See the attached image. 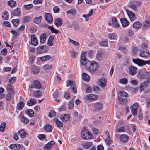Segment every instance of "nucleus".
<instances>
[{"label":"nucleus","mask_w":150,"mask_h":150,"mask_svg":"<svg viewBox=\"0 0 150 150\" xmlns=\"http://www.w3.org/2000/svg\"><path fill=\"white\" fill-rule=\"evenodd\" d=\"M98 67L99 64L97 62L92 61L90 62L86 69L91 73L93 74L98 70Z\"/></svg>","instance_id":"1"},{"label":"nucleus","mask_w":150,"mask_h":150,"mask_svg":"<svg viewBox=\"0 0 150 150\" xmlns=\"http://www.w3.org/2000/svg\"><path fill=\"white\" fill-rule=\"evenodd\" d=\"M147 45L145 44H143L141 46V48L140 49L139 56L141 57L146 58L149 57V52L146 48Z\"/></svg>","instance_id":"2"},{"label":"nucleus","mask_w":150,"mask_h":150,"mask_svg":"<svg viewBox=\"0 0 150 150\" xmlns=\"http://www.w3.org/2000/svg\"><path fill=\"white\" fill-rule=\"evenodd\" d=\"M132 61L134 63L140 66H142L146 64H150V60L144 61L139 59H133Z\"/></svg>","instance_id":"3"},{"label":"nucleus","mask_w":150,"mask_h":150,"mask_svg":"<svg viewBox=\"0 0 150 150\" xmlns=\"http://www.w3.org/2000/svg\"><path fill=\"white\" fill-rule=\"evenodd\" d=\"M81 136L83 139L88 140L91 139L92 136L91 134L86 129L83 130L81 133Z\"/></svg>","instance_id":"4"},{"label":"nucleus","mask_w":150,"mask_h":150,"mask_svg":"<svg viewBox=\"0 0 150 150\" xmlns=\"http://www.w3.org/2000/svg\"><path fill=\"white\" fill-rule=\"evenodd\" d=\"M139 105L138 103L136 102L131 106L130 109L133 115H136L137 113V109Z\"/></svg>","instance_id":"5"},{"label":"nucleus","mask_w":150,"mask_h":150,"mask_svg":"<svg viewBox=\"0 0 150 150\" xmlns=\"http://www.w3.org/2000/svg\"><path fill=\"white\" fill-rule=\"evenodd\" d=\"M148 86L147 85V82H144L140 84V90L141 91H142L143 90L145 89L144 90V92L146 93H148L150 91L149 88L146 89Z\"/></svg>","instance_id":"6"},{"label":"nucleus","mask_w":150,"mask_h":150,"mask_svg":"<svg viewBox=\"0 0 150 150\" xmlns=\"http://www.w3.org/2000/svg\"><path fill=\"white\" fill-rule=\"evenodd\" d=\"M41 87V85L40 83L38 80H35L33 81L31 85L30 88L36 89H40Z\"/></svg>","instance_id":"7"},{"label":"nucleus","mask_w":150,"mask_h":150,"mask_svg":"<svg viewBox=\"0 0 150 150\" xmlns=\"http://www.w3.org/2000/svg\"><path fill=\"white\" fill-rule=\"evenodd\" d=\"M98 98V96L96 95L93 94H88L86 96V99L89 101H92L97 99Z\"/></svg>","instance_id":"8"},{"label":"nucleus","mask_w":150,"mask_h":150,"mask_svg":"<svg viewBox=\"0 0 150 150\" xmlns=\"http://www.w3.org/2000/svg\"><path fill=\"white\" fill-rule=\"evenodd\" d=\"M107 80L104 78H102L98 81V85L101 87H105L106 85Z\"/></svg>","instance_id":"9"},{"label":"nucleus","mask_w":150,"mask_h":150,"mask_svg":"<svg viewBox=\"0 0 150 150\" xmlns=\"http://www.w3.org/2000/svg\"><path fill=\"white\" fill-rule=\"evenodd\" d=\"M126 12L131 21H133L136 19V16L133 12L128 10H127Z\"/></svg>","instance_id":"10"},{"label":"nucleus","mask_w":150,"mask_h":150,"mask_svg":"<svg viewBox=\"0 0 150 150\" xmlns=\"http://www.w3.org/2000/svg\"><path fill=\"white\" fill-rule=\"evenodd\" d=\"M129 69L130 74L133 75L136 74L137 72V68L133 66H130L129 67Z\"/></svg>","instance_id":"11"},{"label":"nucleus","mask_w":150,"mask_h":150,"mask_svg":"<svg viewBox=\"0 0 150 150\" xmlns=\"http://www.w3.org/2000/svg\"><path fill=\"white\" fill-rule=\"evenodd\" d=\"M47 47L45 46L39 47L37 50V52L39 54H41L45 52L47 50Z\"/></svg>","instance_id":"12"},{"label":"nucleus","mask_w":150,"mask_h":150,"mask_svg":"<svg viewBox=\"0 0 150 150\" xmlns=\"http://www.w3.org/2000/svg\"><path fill=\"white\" fill-rule=\"evenodd\" d=\"M94 108L96 110H100L103 108L102 104L100 102H97L94 104Z\"/></svg>","instance_id":"13"},{"label":"nucleus","mask_w":150,"mask_h":150,"mask_svg":"<svg viewBox=\"0 0 150 150\" xmlns=\"http://www.w3.org/2000/svg\"><path fill=\"white\" fill-rule=\"evenodd\" d=\"M39 67L36 66H33L31 68V72L33 74H38L40 72Z\"/></svg>","instance_id":"14"},{"label":"nucleus","mask_w":150,"mask_h":150,"mask_svg":"<svg viewBox=\"0 0 150 150\" xmlns=\"http://www.w3.org/2000/svg\"><path fill=\"white\" fill-rule=\"evenodd\" d=\"M53 96L55 101L57 102L59 101L60 97H59V91L58 90H57L54 92L53 94Z\"/></svg>","instance_id":"15"},{"label":"nucleus","mask_w":150,"mask_h":150,"mask_svg":"<svg viewBox=\"0 0 150 150\" xmlns=\"http://www.w3.org/2000/svg\"><path fill=\"white\" fill-rule=\"evenodd\" d=\"M128 136L124 134L121 135L120 137V139L121 141L123 142H126L128 140Z\"/></svg>","instance_id":"16"},{"label":"nucleus","mask_w":150,"mask_h":150,"mask_svg":"<svg viewBox=\"0 0 150 150\" xmlns=\"http://www.w3.org/2000/svg\"><path fill=\"white\" fill-rule=\"evenodd\" d=\"M80 62L81 64L82 65L86 67V68H87L90 61H89L86 58H84L83 59H81Z\"/></svg>","instance_id":"17"},{"label":"nucleus","mask_w":150,"mask_h":150,"mask_svg":"<svg viewBox=\"0 0 150 150\" xmlns=\"http://www.w3.org/2000/svg\"><path fill=\"white\" fill-rule=\"evenodd\" d=\"M45 17L46 20L49 23L51 22L53 20V18L51 14L49 13H46L45 14Z\"/></svg>","instance_id":"18"},{"label":"nucleus","mask_w":150,"mask_h":150,"mask_svg":"<svg viewBox=\"0 0 150 150\" xmlns=\"http://www.w3.org/2000/svg\"><path fill=\"white\" fill-rule=\"evenodd\" d=\"M6 89L8 93H11L13 95H15V93L13 91V88L11 85L8 84L6 86Z\"/></svg>","instance_id":"19"},{"label":"nucleus","mask_w":150,"mask_h":150,"mask_svg":"<svg viewBox=\"0 0 150 150\" xmlns=\"http://www.w3.org/2000/svg\"><path fill=\"white\" fill-rule=\"evenodd\" d=\"M60 117L61 119L62 122H65L69 120L70 117L68 114H65L62 115Z\"/></svg>","instance_id":"20"},{"label":"nucleus","mask_w":150,"mask_h":150,"mask_svg":"<svg viewBox=\"0 0 150 150\" xmlns=\"http://www.w3.org/2000/svg\"><path fill=\"white\" fill-rule=\"evenodd\" d=\"M141 26L142 23L139 21L135 22L133 24V27L136 29H139Z\"/></svg>","instance_id":"21"},{"label":"nucleus","mask_w":150,"mask_h":150,"mask_svg":"<svg viewBox=\"0 0 150 150\" xmlns=\"http://www.w3.org/2000/svg\"><path fill=\"white\" fill-rule=\"evenodd\" d=\"M18 134L22 138H24L27 135V133L23 129L19 130L18 132Z\"/></svg>","instance_id":"22"},{"label":"nucleus","mask_w":150,"mask_h":150,"mask_svg":"<svg viewBox=\"0 0 150 150\" xmlns=\"http://www.w3.org/2000/svg\"><path fill=\"white\" fill-rule=\"evenodd\" d=\"M20 147V145L18 144H13L10 146V148L12 150H18Z\"/></svg>","instance_id":"23"},{"label":"nucleus","mask_w":150,"mask_h":150,"mask_svg":"<svg viewBox=\"0 0 150 150\" xmlns=\"http://www.w3.org/2000/svg\"><path fill=\"white\" fill-rule=\"evenodd\" d=\"M120 21L123 27H125L129 24V22L126 19L122 18L120 20Z\"/></svg>","instance_id":"24"},{"label":"nucleus","mask_w":150,"mask_h":150,"mask_svg":"<svg viewBox=\"0 0 150 150\" xmlns=\"http://www.w3.org/2000/svg\"><path fill=\"white\" fill-rule=\"evenodd\" d=\"M36 103V100L35 99H30L27 102V105L28 106H32Z\"/></svg>","instance_id":"25"},{"label":"nucleus","mask_w":150,"mask_h":150,"mask_svg":"<svg viewBox=\"0 0 150 150\" xmlns=\"http://www.w3.org/2000/svg\"><path fill=\"white\" fill-rule=\"evenodd\" d=\"M11 15L13 16H20V9L19 8H17L16 9L13 10L11 12Z\"/></svg>","instance_id":"26"},{"label":"nucleus","mask_w":150,"mask_h":150,"mask_svg":"<svg viewBox=\"0 0 150 150\" xmlns=\"http://www.w3.org/2000/svg\"><path fill=\"white\" fill-rule=\"evenodd\" d=\"M8 5L11 7H14L16 5V1L13 0H10L8 2Z\"/></svg>","instance_id":"27"},{"label":"nucleus","mask_w":150,"mask_h":150,"mask_svg":"<svg viewBox=\"0 0 150 150\" xmlns=\"http://www.w3.org/2000/svg\"><path fill=\"white\" fill-rule=\"evenodd\" d=\"M31 42L32 44L34 46H36L38 44L37 39L34 36H31Z\"/></svg>","instance_id":"28"},{"label":"nucleus","mask_w":150,"mask_h":150,"mask_svg":"<svg viewBox=\"0 0 150 150\" xmlns=\"http://www.w3.org/2000/svg\"><path fill=\"white\" fill-rule=\"evenodd\" d=\"M112 22L113 25L116 28H118L119 25L116 18H113L112 19Z\"/></svg>","instance_id":"29"},{"label":"nucleus","mask_w":150,"mask_h":150,"mask_svg":"<svg viewBox=\"0 0 150 150\" xmlns=\"http://www.w3.org/2000/svg\"><path fill=\"white\" fill-rule=\"evenodd\" d=\"M46 39V35L45 34H43L41 35L40 37V42L42 43L45 42Z\"/></svg>","instance_id":"30"},{"label":"nucleus","mask_w":150,"mask_h":150,"mask_svg":"<svg viewBox=\"0 0 150 150\" xmlns=\"http://www.w3.org/2000/svg\"><path fill=\"white\" fill-rule=\"evenodd\" d=\"M62 20L59 18H57L55 21L54 24L57 26H59L62 25Z\"/></svg>","instance_id":"31"},{"label":"nucleus","mask_w":150,"mask_h":150,"mask_svg":"<svg viewBox=\"0 0 150 150\" xmlns=\"http://www.w3.org/2000/svg\"><path fill=\"white\" fill-rule=\"evenodd\" d=\"M39 59L42 62H44L50 59V56L49 55H47L40 57Z\"/></svg>","instance_id":"32"},{"label":"nucleus","mask_w":150,"mask_h":150,"mask_svg":"<svg viewBox=\"0 0 150 150\" xmlns=\"http://www.w3.org/2000/svg\"><path fill=\"white\" fill-rule=\"evenodd\" d=\"M54 36H50L48 41V45L49 46H51L53 45L52 41L54 40Z\"/></svg>","instance_id":"33"},{"label":"nucleus","mask_w":150,"mask_h":150,"mask_svg":"<svg viewBox=\"0 0 150 150\" xmlns=\"http://www.w3.org/2000/svg\"><path fill=\"white\" fill-rule=\"evenodd\" d=\"M24 106V104L22 101H20L17 104V108L18 110H22Z\"/></svg>","instance_id":"34"},{"label":"nucleus","mask_w":150,"mask_h":150,"mask_svg":"<svg viewBox=\"0 0 150 150\" xmlns=\"http://www.w3.org/2000/svg\"><path fill=\"white\" fill-rule=\"evenodd\" d=\"M25 113L30 117H33L34 115L33 111L31 109L27 110L25 111Z\"/></svg>","instance_id":"35"},{"label":"nucleus","mask_w":150,"mask_h":150,"mask_svg":"<svg viewBox=\"0 0 150 150\" xmlns=\"http://www.w3.org/2000/svg\"><path fill=\"white\" fill-rule=\"evenodd\" d=\"M149 72H144L143 73L139 74V77L140 79H142L148 76L147 74Z\"/></svg>","instance_id":"36"},{"label":"nucleus","mask_w":150,"mask_h":150,"mask_svg":"<svg viewBox=\"0 0 150 150\" xmlns=\"http://www.w3.org/2000/svg\"><path fill=\"white\" fill-rule=\"evenodd\" d=\"M45 130L47 132H51L52 129V126L49 125H47L45 127Z\"/></svg>","instance_id":"37"},{"label":"nucleus","mask_w":150,"mask_h":150,"mask_svg":"<svg viewBox=\"0 0 150 150\" xmlns=\"http://www.w3.org/2000/svg\"><path fill=\"white\" fill-rule=\"evenodd\" d=\"M70 52L71 56L73 58H76L78 55L77 52H75L73 50H71Z\"/></svg>","instance_id":"38"},{"label":"nucleus","mask_w":150,"mask_h":150,"mask_svg":"<svg viewBox=\"0 0 150 150\" xmlns=\"http://www.w3.org/2000/svg\"><path fill=\"white\" fill-rule=\"evenodd\" d=\"M6 124L5 122H2L0 125V131L3 132L5 131Z\"/></svg>","instance_id":"39"},{"label":"nucleus","mask_w":150,"mask_h":150,"mask_svg":"<svg viewBox=\"0 0 150 150\" xmlns=\"http://www.w3.org/2000/svg\"><path fill=\"white\" fill-rule=\"evenodd\" d=\"M109 38L111 40H116V35L113 33H110L108 35Z\"/></svg>","instance_id":"40"},{"label":"nucleus","mask_w":150,"mask_h":150,"mask_svg":"<svg viewBox=\"0 0 150 150\" xmlns=\"http://www.w3.org/2000/svg\"><path fill=\"white\" fill-rule=\"evenodd\" d=\"M119 100L120 104H125L127 102V99L121 97L119 99Z\"/></svg>","instance_id":"41"},{"label":"nucleus","mask_w":150,"mask_h":150,"mask_svg":"<svg viewBox=\"0 0 150 150\" xmlns=\"http://www.w3.org/2000/svg\"><path fill=\"white\" fill-rule=\"evenodd\" d=\"M83 79L85 81H88L90 77L89 75L86 73H83L82 75Z\"/></svg>","instance_id":"42"},{"label":"nucleus","mask_w":150,"mask_h":150,"mask_svg":"<svg viewBox=\"0 0 150 150\" xmlns=\"http://www.w3.org/2000/svg\"><path fill=\"white\" fill-rule=\"evenodd\" d=\"M128 81L127 79L123 78L119 80V83L125 85L128 83Z\"/></svg>","instance_id":"43"},{"label":"nucleus","mask_w":150,"mask_h":150,"mask_svg":"<svg viewBox=\"0 0 150 150\" xmlns=\"http://www.w3.org/2000/svg\"><path fill=\"white\" fill-rule=\"evenodd\" d=\"M129 7L131 8L134 11H136L137 9V7L134 3H131L129 6Z\"/></svg>","instance_id":"44"},{"label":"nucleus","mask_w":150,"mask_h":150,"mask_svg":"<svg viewBox=\"0 0 150 150\" xmlns=\"http://www.w3.org/2000/svg\"><path fill=\"white\" fill-rule=\"evenodd\" d=\"M55 122L57 125L58 127H62L63 126L62 122L59 121L58 119H55Z\"/></svg>","instance_id":"45"},{"label":"nucleus","mask_w":150,"mask_h":150,"mask_svg":"<svg viewBox=\"0 0 150 150\" xmlns=\"http://www.w3.org/2000/svg\"><path fill=\"white\" fill-rule=\"evenodd\" d=\"M150 25V22L149 21L145 22L143 24V28L144 29H146L148 28Z\"/></svg>","instance_id":"46"},{"label":"nucleus","mask_w":150,"mask_h":150,"mask_svg":"<svg viewBox=\"0 0 150 150\" xmlns=\"http://www.w3.org/2000/svg\"><path fill=\"white\" fill-rule=\"evenodd\" d=\"M91 145L92 143L91 142H88L83 144L82 146L86 149H88L91 146Z\"/></svg>","instance_id":"47"},{"label":"nucleus","mask_w":150,"mask_h":150,"mask_svg":"<svg viewBox=\"0 0 150 150\" xmlns=\"http://www.w3.org/2000/svg\"><path fill=\"white\" fill-rule=\"evenodd\" d=\"M42 16H40L38 17H36L34 19V22L38 24L40 23L41 22Z\"/></svg>","instance_id":"48"},{"label":"nucleus","mask_w":150,"mask_h":150,"mask_svg":"<svg viewBox=\"0 0 150 150\" xmlns=\"http://www.w3.org/2000/svg\"><path fill=\"white\" fill-rule=\"evenodd\" d=\"M47 27L51 31L52 33H55L56 34L58 33V30H55L52 26H48Z\"/></svg>","instance_id":"49"},{"label":"nucleus","mask_w":150,"mask_h":150,"mask_svg":"<svg viewBox=\"0 0 150 150\" xmlns=\"http://www.w3.org/2000/svg\"><path fill=\"white\" fill-rule=\"evenodd\" d=\"M9 14L7 11H5L2 16V18L4 20H7L9 17Z\"/></svg>","instance_id":"50"},{"label":"nucleus","mask_w":150,"mask_h":150,"mask_svg":"<svg viewBox=\"0 0 150 150\" xmlns=\"http://www.w3.org/2000/svg\"><path fill=\"white\" fill-rule=\"evenodd\" d=\"M14 95H12L11 93H9L6 95V100L8 101H10L11 100V98L13 97Z\"/></svg>","instance_id":"51"},{"label":"nucleus","mask_w":150,"mask_h":150,"mask_svg":"<svg viewBox=\"0 0 150 150\" xmlns=\"http://www.w3.org/2000/svg\"><path fill=\"white\" fill-rule=\"evenodd\" d=\"M76 11L73 9H71L70 10H69L66 11V13L67 14H71L73 15H74L76 14Z\"/></svg>","instance_id":"52"},{"label":"nucleus","mask_w":150,"mask_h":150,"mask_svg":"<svg viewBox=\"0 0 150 150\" xmlns=\"http://www.w3.org/2000/svg\"><path fill=\"white\" fill-rule=\"evenodd\" d=\"M12 22L13 25L15 26H16L19 24V19H13L12 20Z\"/></svg>","instance_id":"53"},{"label":"nucleus","mask_w":150,"mask_h":150,"mask_svg":"<svg viewBox=\"0 0 150 150\" xmlns=\"http://www.w3.org/2000/svg\"><path fill=\"white\" fill-rule=\"evenodd\" d=\"M69 41L71 44H73L74 45L76 46H78L79 45V43L78 42L75 41L73 40H71V39H69Z\"/></svg>","instance_id":"54"},{"label":"nucleus","mask_w":150,"mask_h":150,"mask_svg":"<svg viewBox=\"0 0 150 150\" xmlns=\"http://www.w3.org/2000/svg\"><path fill=\"white\" fill-rule=\"evenodd\" d=\"M74 105V100L73 99H72L70 101L68 104V108L70 109L71 108L73 107Z\"/></svg>","instance_id":"55"},{"label":"nucleus","mask_w":150,"mask_h":150,"mask_svg":"<svg viewBox=\"0 0 150 150\" xmlns=\"http://www.w3.org/2000/svg\"><path fill=\"white\" fill-rule=\"evenodd\" d=\"M73 84L75 85V83L71 80H68L67 81L66 85L67 86H71V87Z\"/></svg>","instance_id":"56"},{"label":"nucleus","mask_w":150,"mask_h":150,"mask_svg":"<svg viewBox=\"0 0 150 150\" xmlns=\"http://www.w3.org/2000/svg\"><path fill=\"white\" fill-rule=\"evenodd\" d=\"M52 147V145L48 143L44 146V148L45 150H50Z\"/></svg>","instance_id":"57"},{"label":"nucleus","mask_w":150,"mask_h":150,"mask_svg":"<svg viewBox=\"0 0 150 150\" xmlns=\"http://www.w3.org/2000/svg\"><path fill=\"white\" fill-rule=\"evenodd\" d=\"M33 5L32 4H30L27 5H24V7L25 9L26 10H29L33 7Z\"/></svg>","instance_id":"58"},{"label":"nucleus","mask_w":150,"mask_h":150,"mask_svg":"<svg viewBox=\"0 0 150 150\" xmlns=\"http://www.w3.org/2000/svg\"><path fill=\"white\" fill-rule=\"evenodd\" d=\"M52 67L51 65H45L43 66V68L45 71H47L51 69Z\"/></svg>","instance_id":"59"},{"label":"nucleus","mask_w":150,"mask_h":150,"mask_svg":"<svg viewBox=\"0 0 150 150\" xmlns=\"http://www.w3.org/2000/svg\"><path fill=\"white\" fill-rule=\"evenodd\" d=\"M31 18L28 16H24L23 18V20L25 22H28L31 21Z\"/></svg>","instance_id":"60"},{"label":"nucleus","mask_w":150,"mask_h":150,"mask_svg":"<svg viewBox=\"0 0 150 150\" xmlns=\"http://www.w3.org/2000/svg\"><path fill=\"white\" fill-rule=\"evenodd\" d=\"M33 95L34 96L36 97H39L41 96V94L39 90H38L36 91H35L33 93Z\"/></svg>","instance_id":"61"},{"label":"nucleus","mask_w":150,"mask_h":150,"mask_svg":"<svg viewBox=\"0 0 150 150\" xmlns=\"http://www.w3.org/2000/svg\"><path fill=\"white\" fill-rule=\"evenodd\" d=\"M119 93L122 96L127 97L128 96V94L127 93L123 91H120Z\"/></svg>","instance_id":"62"},{"label":"nucleus","mask_w":150,"mask_h":150,"mask_svg":"<svg viewBox=\"0 0 150 150\" xmlns=\"http://www.w3.org/2000/svg\"><path fill=\"white\" fill-rule=\"evenodd\" d=\"M103 56V54L99 52L97 53L96 55V58L98 60H100Z\"/></svg>","instance_id":"63"},{"label":"nucleus","mask_w":150,"mask_h":150,"mask_svg":"<svg viewBox=\"0 0 150 150\" xmlns=\"http://www.w3.org/2000/svg\"><path fill=\"white\" fill-rule=\"evenodd\" d=\"M21 120L22 122L25 124H27L29 122V120L25 117H23L21 118Z\"/></svg>","instance_id":"64"}]
</instances>
